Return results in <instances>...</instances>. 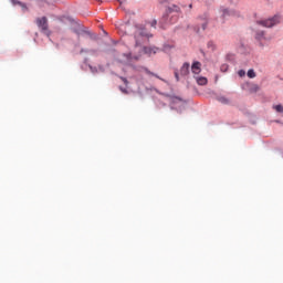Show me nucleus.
Listing matches in <instances>:
<instances>
[{
  "mask_svg": "<svg viewBox=\"0 0 283 283\" xmlns=\"http://www.w3.org/2000/svg\"><path fill=\"white\" fill-rule=\"evenodd\" d=\"M175 77L177 78V81H180V76L178 75V72H175Z\"/></svg>",
  "mask_w": 283,
  "mask_h": 283,
  "instance_id": "6ab92c4d",
  "label": "nucleus"
},
{
  "mask_svg": "<svg viewBox=\"0 0 283 283\" xmlns=\"http://www.w3.org/2000/svg\"><path fill=\"white\" fill-rule=\"evenodd\" d=\"M135 60L138 61V56H136Z\"/></svg>",
  "mask_w": 283,
  "mask_h": 283,
  "instance_id": "a878e982",
  "label": "nucleus"
},
{
  "mask_svg": "<svg viewBox=\"0 0 283 283\" xmlns=\"http://www.w3.org/2000/svg\"><path fill=\"white\" fill-rule=\"evenodd\" d=\"M199 21H201V28L205 30L209 23V18L207 15L200 17Z\"/></svg>",
  "mask_w": 283,
  "mask_h": 283,
  "instance_id": "6e6552de",
  "label": "nucleus"
},
{
  "mask_svg": "<svg viewBox=\"0 0 283 283\" xmlns=\"http://www.w3.org/2000/svg\"><path fill=\"white\" fill-rule=\"evenodd\" d=\"M201 65L200 62H193L192 66H191V72L192 74H200L201 72Z\"/></svg>",
  "mask_w": 283,
  "mask_h": 283,
  "instance_id": "423d86ee",
  "label": "nucleus"
},
{
  "mask_svg": "<svg viewBox=\"0 0 283 283\" xmlns=\"http://www.w3.org/2000/svg\"><path fill=\"white\" fill-rule=\"evenodd\" d=\"M264 36V32H260L256 34V39H262Z\"/></svg>",
  "mask_w": 283,
  "mask_h": 283,
  "instance_id": "f3484780",
  "label": "nucleus"
},
{
  "mask_svg": "<svg viewBox=\"0 0 283 283\" xmlns=\"http://www.w3.org/2000/svg\"><path fill=\"white\" fill-rule=\"evenodd\" d=\"M120 78H122L123 83H125V85H127V83H129V82L127 81V78H125V77H120Z\"/></svg>",
  "mask_w": 283,
  "mask_h": 283,
  "instance_id": "a211bd4d",
  "label": "nucleus"
},
{
  "mask_svg": "<svg viewBox=\"0 0 283 283\" xmlns=\"http://www.w3.org/2000/svg\"><path fill=\"white\" fill-rule=\"evenodd\" d=\"M145 72H146V74H149V76H155L156 78H158V75L155 74L154 72H151V71H149L147 69H145Z\"/></svg>",
  "mask_w": 283,
  "mask_h": 283,
  "instance_id": "4468645a",
  "label": "nucleus"
},
{
  "mask_svg": "<svg viewBox=\"0 0 283 283\" xmlns=\"http://www.w3.org/2000/svg\"><path fill=\"white\" fill-rule=\"evenodd\" d=\"M151 34L147 32V29L145 28H137L135 32V41L136 45H143V39H149Z\"/></svg>",
  "mask_w": 283,
  "mask_h": 283,
  "instance_id": "7ed1b4c3",
  "label": "nucleus"
},
{
  "mask_svg": "<svg viewBox=\"0 0 283 283\" xmlns=\"http://www.w3.org/2000/svg\"><path fill=\"white\" fill-rule=\"evenodd\" d=\"M248 76H249V78H255V76H256L255 71L253 69H250L248 71Z\"/></svg>",
  "mask_w": 283,
  "mask_h": 283,
  "instance_id": "f8f14e48",
  "label": "nucleus"
},
{
  "mask_svg": "<svg viewBox=\"0 0 283 283\" xmlns=\"http://www.w3.org/2000/svg\"><path fill=\"white\" fill-rule=\"evenodd\" d=\"M219 103H222L223 105H229V99L227 97H219Z\"/></svg>",
  "mask_w": 283,
  "mask_h": 283,
  "instance_id": "ddd939ff",
  "label": "nucleus"
},
{
  "mask_svg": "<svg viewBox=\"0 0 283 283\" xmlns=\"http://www.w3.org/2000/svg\"><path fill=\"white\" fill-rule=\"evenodd\" d=\"M156 23H157V21L154 20V21L151 22V27H153V28H156Z\"/></svg>",
  "mask_w": 283,
  "mask_h": 283,
  "instance_id": "412c9836",
  "label": "nucleus"
},
{
  "mask_svg": "<svg viewBox=\"0 0 283 283\" xmlns=\"http://www.w3.org/2000/svg\"><path fill=\"white\" fill-rule=\"evenodd\" d=\"M189 8H193V6H192V4H189Z\"/></svg>",
  "mask_w": 283,
  "mask_h": 283,
  "instance_id": "393cba45",
  "label": "nucleus"
},
{
  "mask_svg": "<svg viewBox=\"0 0 283 283\" xmlns=\"http://www.w3.org/2000/svg\"><path fill=\"white\" fill-rule=\"evenodd\" d=\"M273 109H275V112H277L279 114H283V106H282V104L273 106Z\"/></svg>",
  "mask_w": 283,
  "mask_h": 283,
  "instance_id": "9b49d317",
  "label": "nucleus"
},
{
  "mask_svg": "<svg viewBox=\"0 0 283 283\" xmlns=\"http://www.w3.org/2000/svg\"><path fill=\"white\" fill-rule=\"evenodd\" d=\"M178 14H180V7L172 4L168 9H166V14L161 18V25L165 28V24L170 23L174 24L178 21Z\"/></svg>",
  "mask_w": 283,
  "mask_h": 283,
  "instance_id": "f257e3e1",
  "label": "nucleus"
},
{
  "mask_svg": "<svg viewBox=\"0 0 283 283\" xmlns=\"http://www.w3.org/2000/svg\"><path fill=\"white\" fill-rule=\"evenodd\" d=\"M238 74H239V76H245L247 75V72L244 71V70H240L239 72H238Z\"/></svg>",
  "mask_w": 283,
  "mask_h": 283,
  "instance_id": "dca6fc26",
  "label": "nucleus"
},
{
  "mask_svg": "<svg viewBox=\"0 0 283 283\" xmlns=\"http://www.w3.org/2000/svg\"><path fill=\"white\" fill-rule=\"evenodd\" d=\"M157 78H159V81H163V77L158 76Z\"/></svg>",
  "mask_w": 283,
  "mask_h": 283,
  "instance_id": "b1692460",
  "label": "nucleus"
},
{
  "mask_svg": "<svg viewBox=\"0 0 283 283\" xmlns=\"http://www.w3.org/2000/svg\"><path fill=\"white\" fill-rule=\"evenodd\" d=\"M35 23L43 34L51 36L52 32L50 31L46 17L38 18Z\"/></svg>",
  "mask_w": 283,
  "mask_h": 283,
  "instance_id": "f03ea898",
  "label": "nucleus"
},
{
  "mask_svg": "<svg viewBox=\"0 0 283 283\" xmlns=\"http://www.w3.org/2000/svg\"><path fill=\"white\" fill-rule=\"evenodd\" d=\"M198 85H207V77H197Z\"/></svg>",
  "mask_w": 283,
  "mask_h": 283,
  "instance_id": "9d476101",
  "label": "nucleus"
},
{
  "mask_svg": "<svg viewBox=\"0 0 283 283\" xmlns=\"http://www.w3.org/2000/svg\"><path fill=\"white\" fill-rule=\"evenodd\" d=\"M144 54H149V55L156 54V49L145 46Z\"/></svg>",
  "mask_w": 283,
  "mask_h": 283,
  "instance_id": "1a4fd4ad",
  "label": "nucleus"
},
{
  "mask_svg": "<svg viewBox=\"0 0 283 283\" xmlns=\"http://www.w3.org/2000/svg\"><path fill=\"white\" fill-rule=\"evenodd\" d=\"M13 3H18V6H21V2L20 1H17V0H12Z\"/></svg>",
  "mask_w": 283,
  "mask_h": 283,
  "instance_id": "4be33fe9",
  "label": "nucleus"
},
{
  "mask_svg": "<svg viewBox=\"0 0 283 283\" xmlns=\"http://www.w3.org/2000/svg\"><path fill=\"white\" fill-rule=\"evenodd\" d=\"M189 67H190L189 63L187 62L184 63V65L180 69L181 76H187V74H189Z\"/></svg>",
  "mask_w": 283,
  "mask_h": 283,
  "instance_id": "0eeeda50",
  "label": "nucleus"
},
{
  "mask_svg": "<svg viewBox=\"0 0 283 283\" xmlns=\"http://www.w3.org/2000/svg\"><path fill=\"white\" fill-rule=\"evenodd\" d=\"M279 23H282V17L280 15H274L273 18L258 22V24L263 25V28H273V25H277Z\"/></svg>",
  "mask_w": 283,
  "mask_h": 283,
  "instance_id": "20e7f679",
  "label": "nucleus"
},
{
  "mask_svg": "<svg viewBox=\"0 0 283 283\" xmlns=\"http://www.w3.org/2000/svg\"><path fill=\"white\" fill-rule=\"evenodd\" d=\"M120 92H123L124 94H127V90L119 87Z\"/></svg>",
  "mask_w": 283,
  "mask_h": 283,
  "instance_id": "aec40b11",
  "label": "nucleus"
},
{
  "mask_svg": "<svg viewBox=\"0 0 283 283\" xmlns=\"http://www.w3.org/2000/svg\"><path fill=\"white\" fill-rule=\"evenodd\" d=\"M240 14L233 10L223 9L222 10V17H239Z\"/></svg>",
  "mask_w": 283,
  "mask_h": 283,
  "instance_id": "39448f33",
  "label": "nucleus"
},
{
  "mask_svg": "<svg viewBox=\"0 0 283 283\" xmlns=\"http://www.w3.org/2000/svg\"><path fill=\"white\" fill-rule=\"evenodd\" d=\"M252 92H260V86L258 84L252 85Z\"/></svg>",
  "mask_w": 283,
  "mask_h": 283,
  "instance_id": "2eb2a0df",
  "label": "nucleus"
},
{
  "mask_svg": "<svg viewBox=\"0 0 283 283\" xmlns=\"http://www.w3.org/2000/svg\"><path fill=\"white\" fill-rule=\"evenodd\" d=\"M221 70L226 72L227 65L221 66Z\"/></svg>",
  "mask_w": 283,
  "mask_h": 283,
  "instance_id": "5701e85b",
  "label": "nucleus"
}]
</instances>
